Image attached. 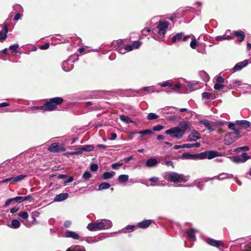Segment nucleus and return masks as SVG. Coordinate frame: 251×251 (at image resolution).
I'll list each match as a JSON object with an SVG mask.
<instances>
[{"instance_id": "obj_1", "label": "nucleus", "mask_w": 251, "mask_h": 251, "mask_svg": "<svg viewBox=\"0 0 251 251\" xmlns=\"http://www.w3.org/2000/svg\"><path fill=\"white\" fill-rule=\"evenodd\" d=\"M191 126L188 122L183 121L179 123L178 126L171 127L166 130L165 133L171 137L176 139H180L184 135L185 132L191 129Z\"/></svg>"}, {"instance_id": "obj_2", "label": "nucleus", "mask_w": 251, "mask_h": 251, "mask_svg": "<svg viewBox=\"0 0 251 251\" xmlns=\"http://www.w3.org/2000/svg\"><path fill=\"white\" fill-rule=\"evenodd\" d=\"M112 226V222L107 219L98 220L94 223H90L87 226V228L90 231L99 230L107 229Z\"/></svg>"}, {"instance_id": "obj_3", "label": "nucleus", "mask_w": 251, "mask_h": 251, "mask_svg": "<svg viewBox=\"0 0 251 251\" xmlns=\"http://www.w3.org/2000/svg\"><path fill=\"white\" fill-rule=\"evenodd\" d=\"M165 178L168 181L173 182H185L188 180V178L183 175L174 172H170L166 173Z\"/></svg>"}, {"instance_id": "obj_4", "label": "nucleus", "mask_w": 251, "mask_h": 251, "mask_svg": "<svg viewBox=\"0 0 251 251\" xmlns=\"http://www.w3.org/2000/svg\"><path fill=\"white\" fill-rule=\"evenodd\" d=\"M64 101V100L61 97H55L50 99L49 100L45 103V107L46 111H53L55 110L57 105L61 104Z\"/></svg>"}, {"instance_id": "obj_5", "label": "nucleus", "mask_w": 251, "mask_h": 251, "mask_svg": "<svg viewBox=\"0 0 251 251\" xmlns=\"http://www.w3.org/2000/svg\"><path fill=\"white\" fill-rule=\"evenodd\" d=\"M240 132L238 130L230 132L225 136L224 143L226 145H230L240 137Z\"/></svg>"}, {"instance_id": "obj_6", "label": "nucleus", "mask_w": 251, "mask_h": 251, "mask_svg": "<svg viewBox=\"0 0 251 251\" xmlns=\"http://www.w3.org/2000/svg\"><path fill=\"white\" fill-rule=\"evenodd\" d=\"M169 23L166 21H159L158 25H157V28L158 30V33L161 36H164L166 34L167 29L169 27Z\"/></svg>"}, {"instance_id": "obj_7", "label": "nucleus", "mask_w": 251, "mask_h": 251, "mask_svg": "<svg viewBox=\"0 0 251 251\" xmlns=\"http://www.w3.org/2000/svg\"><path fill=\"white\" fill-rule=\"evenodd\" d=\"M250 158V156L248 155L246 152H244L240 155L230 157L231 160L235 163H244Z\"/></svg>"}, {"instance_id": "obj_8", "label": "nucleus", "mask_w": 251, "mask_h": 251, "mask_svg": "<svg viewBox=\"0 0 251 251\" xmlns=\"http://www.w3.org/2000/svg\"><path fill=\"white\" fill-rule=\"evenodd\" d=\"M74 63L75 60H73L70 57L67 60H65L62 62V68L66 72H69L73 69Z\"/></svg>"}, {"instance_id": "obj_9", "label": "nucleus", "mask_w": 251, "mask_h": 251, "mask_svg": "<svg viewBox=\"0 0 251 251\" xmlns=\"http://www.w3.org/2000/svg\"><path fill=\"white\" fill-rule=\"evenodd\" d=\"M48 151L53 152H61L65 151L66 150L63 147L59 146L58 143L55 142L50 145Z\"/></svg>"}, {"instance_id": "obj_10", "label": "nucleus", "mask_w": 251, "mask_h": 251, "mask_svg": "<svg viewBox=\"0 0 251 251\" xmlns=\"http://www.w3.org/2000/svg\"><path fill=\"white\" fill-rule=\"evenodd\" d=\"M0 26L3 28V29L0 31V42H2L5 41L7 37L8 32V24L7 23H4L3 27L2 25H0Z\"/></svg>"}, {"instance_id": "obj_11", "label": "nucleus", "mask_w": 251, "mask_h": 251, "mask_svg": "<svg viewBox=\"0 0 251 251\" xmlns=\"http://www.w3.org/2000/svg\"><path fill=\"white\" fill-rule=\"evenodd\" d=\"M200 123L203 125L209 132L213 131L216 130L215 126L212 125L208 120L204 119L200 120Z\"/></svg>"}, {"instance_id": "obj_12", "label": "nucleus", "mask_w": 251, "mask_h": 251, "mask_svg": "<svg viewBox=\"0 0 251 251\" xmlns=\"http://www.w3.org/2000/svg\"><path fill=\"white\" fill-rule=\"evenodd\" d=\"M196 229L193 228H190L186 229L185 231V234L187 235L189 240L191 241H195L196 240L195 233Z\"/></svg>"}, {"instance_id": "obj_13", "label": "nucleus", "mask_w": 251, "mask_h": 251, "mask_svg": "<svg viewBox=\"0 0 251 251\" xmlns=\"http://www.w3.org/2000/svg\"><path fill=\"white\" fill-rule=\"evenodd\" d=\"M64 236L67 238H71L75 240H78L80 238L79 234L70 230L66 231L64 233Z\"/></svg>"}, {"instance_id": "obj_14", "label": "nucleus", "mask_w": 251, "mask_h": 251, "mask_svg": "<svg viewBox=\"0 0 251 251\" xmlns=\"http://www.w3.org/2000/svg\"><path fill=\"white\" fill-rule=\"evenodd\" d=\"M248 64V61L245 60L243 61L237 63L233 68L234 72L240 71L242 68L246 67Z\"/></svg>"}, {"instance_id": "obj_15", "label": "nucleus", "mask_w": 251, "mask_h": 251, "mask_svg": "<svg viewBox=\"0 0 251 251\" xmlns=\"http://www.w3.org/2000/svg\"><path fill=\"white\" fill-rule=\"evenodd\" d=\"M235 124L244 129L249 127L251 125L249 121L245 120H236L235 121Z\"/></svg>"}, {"instance_id": "obj_16", "label": "nucleus", "mask_w": 251, "mask_h": 251, "mask_svg": "<svg viewBox=\"0 0 251 251\" xmlns=\"http://www.w3.org/2000/svg\"><path fill=\"white\" fill-rule=\"evenodd\" d=\"M206 243L213 247H219L220 246H223L224 245L222 242L220 241L216 240L212 238H208L206 241Z\"/></svg>"}, {"instance_id": "obj_17", "label": "nucleus", "mask_w": 251, "mask_h": 251, "mask_svg": "<svg viewBox=\"0 0 251 251\" xmlns=\"http://www.w3.org/2000/svg\"><path fill=\"white\" fill-rule=\"evenodd\" d=\"M214 178H217L219 180H223L228 178H234L233 175L226 173H222L220 174L218 176H215ZM236 178V177H235Z\"/></svg>"}, {"instance_id": "obj_18", "label": "nucleus", "mask_w": 251, "mask_h": 251, "mask_svg": "<svg viewBox=\"0 0 251 251\" xmlns=\"http://www.w3.org/2000/svg\"><path fill=\"white\" fill-rule=\"evenodd\" d=\"M201 138L199 133L197 131L191 132L188 137V140L190 142L196 141Z\"/></svg>"}, {"instance_id": "obj_19", "label": "nucleus", "mask_w": 251, "mask_h": 251, "mask_svg": "<svg viewBox=\"0 0 251 251\" xmlns=\"http://www.w3.org/2000/svg\"><path fill=\"white\" fill-rule=\"evenodd\" d=\"M69 197V194L67 193H61L58 195H57L53 199L54 201H62L66 199H67Z\"/></svg>"}, {"instance_id": "obj_20", "label": "nucleus", "mask_w": 251, "mask_h": 251, "mask_svg": "<svg viewBox=\"0 0 251 251\" xmlns=\"http://www.w3.org/2000/svg\"><path fill=\"white\" fill-rule=\"evenodd\" d=\"M144 90L149 93H153L154 92V87H144L141 89L137 90L136 91V96H143L145 94L142 93V91Z\"/></svg>"}, {"instance_id": "obj_21", "label": "nucleus", "mask_w": 251, "mask_h": 251, "mask_svg": "<svg viewBox=\"0 0 251 251\" xmlns=\"http://www.w3.org/2000/svg\"><path fill=\"white\" fill-rule=\"evenodd\" d=\"M157 160L154 158H151L148 159L145 163V166L149 168H151L155 167L158 164Z\"/></svg>"}, {"instance_id": "obj_22", "label": "nucleus", "mask_w": 251, "mask_h": 251, "mask_svg": "<svg viewBox=\"0 0 251 251\" xmlns=\"http://www.w3.org/2000/svg\"><path fill=\"white\" fill-rule=\"evenodd\" d=\"M152 220H146L137 224V226L141 228H146L152 223Z\"/></svg>"}, {"instance_id": "obj_23", "label": "nucleus", "mask_w": 251, "mask_h": 251, "mask_svg": "<svg viewBox=\"0 0 251 251\" xmlns=\"http://www.w3.org/2000/svg\"><path fill=\"white\" fill-rule=\"evenodd\" d=\"M66 251H86L82 246L73 245L67 249Z\"/></svg>"}, {"instance_id": "obj_24", "label": "nucleus", "mask_w": 251, "mask_h": 251, "mask_svg": "<svg viewBox=\"0 0 251 251\" xmlns=\"http://www.w3.org/2000/svg\"><path fill=\"white\" fill-rule=\"evenodd\" d=\"M219 156V153L218 151H207V158L208 159H211L215 157Z\"/></svg>"}, {"instance_id": "obj_25", "label": "nucleus", "mask_w": 251, "mask_h": 251, "mask_svg": "<svg viewBox=\"0 0 251 251\" xmlns=\"http://www.w3.org/2000/svg\"><path fill=\"white\" fill-rule=\"evenodd\" d=\"M180 158L182 159H196V155L185 152L182 154Z\"/></svg>"}, {"instance_id": "obj_26", "label": "nucleus", "mask_w": 251, "mask_h": 251, "mask_svg": "<svg viewBox=\"0 0 251 251\" xmlns=\"http://www.w3.org/2000/svg\"><path fill=\"white\" fill-rule=\"evenodd\" d=\"M21 226V223L20 221L18 220L17 219H14L12 220L11 222V226H9L10 227L14 228V229H17L19 227H20Z\"/></svg>"}, {"instance_id": "obj_27", "label": "nucleus", "mask_w": 251, "mask_h": 251, "mask_svg": "<svg viewBox=\"0 0 251 251\" xmlns=\"http://www.w3.org/2000/svg\"><path fill=\"white\" fill-rule=\"evenodd\" d=\"M115 175L114 172H105L102 175V177L104 179H108L112 178Z\"/></svg>"}, {"instance_id": "obj_28", "label": "nucleus", "mask_w": 251, "mask_h": 251, "mask_svg": "<svg viewBox=\"0 0 251 251\" xmlns=\"http://www.w3.org/2000/svg\"><path fill=\"white\" fill-rule=\"evenodd\" d=\"M234 35L238 38V40L242 42L244 40L245 38L244 32L242 31H236L234 32Z\"/></svg>"}, {"instance_id": "obj_29", "label": "nucleus", "mask_w": 251, "mask_h": 251, "mask_svg": "<svg viewBox=\"0 0 251 251\" xmlns=\"http://www.w3.org/2000/svg\"><path fill=\"white\" fill-rule=\"evenodd\" d=\"M183 35V32H180L176 34V35L173 36L172 38V42L173 43H176L177 41L181 40L182 38Z\"/></svg>"}, {"instance_id": "obj_30", "label": "nucleus", "mask_w": 251, "mask_h": 251, "mask_svg": "<svg viewBox=\"0 0 251 251\" xmlns=\"http://www.w3.org/2000/svg\"><path fill=\"white\" fill-rule=\"evenodd\" d=\"M116 49L117 51H118L119 53L121 54H125L126 52V49L125 48V47H121V44L120 43H117V44L116 46Z\"/></svg>"}, {"instance_id": "obj_31", "label": "nucleus", "mask_w": 251, "mask_h": 251, "mask_svg": "<svg viewBox=\"0 0 251 251\" xmlns=\"http://www.w3.org/2000/svg\"><path fill=\"white\" fill-rule=\"evenodd\" d=\"M160 160L161 161V163L162 165H165L168 167L171 166L173 168H174L175 167L172 161L165 160H164L163 158H160Z\"/></svg>"}, {"instance_id": "obj_32", "label": "nucleus", "mask_w": 251, "mask_h": 251, "mask_svg": "<svg viewBox=\"0 0 251 251\" xmlns=\"http://www.w3.org/2000/svg\"><path fill=\"white\" fill-rule=\"evenodd\" d=\"M199 75L204 81H207L209 79L208 75L203 71L199 72Z\"/></svg>"}, {"instance_id": "obj_33", "label": "nucleus", "mask_w": 251, "mask_h": 251, "mask_svg": "<svg viewBox=\"0 0 251 251\" xmlns=\"http://www.w3.org/2000/svg\"><path fill=\"white\" fill-rule=\"evenodd\" d=\"M120 119L121 121H122L123 122H125L126 124L133 123V122L128 116H125L124 115H120Z\"/></svg>"}, {"instance_id": "obj_34", "label": "nucleus", "mask_w": 251, "mask_h": 251, "mask_svg": "<svg viewBox=\"0 0 251 251\" xmlns=\"http://www.w3.org/2000/svg\"><path fill=\"white\" fill-rule=\"evenodd\" d=\"M94 149V147L91 145H88L82 146L81 148H79L80 150H82L86 151H92Z\"/></svg>"}, {"instance_id": "obj_35", "label": "nucleus", "mask_w": 251, "mask_h": 251, "mask_svg": "<svg viewBox=\"0 0 251 251\" xmlns=\"http://www.w3.org/2000/svg\"><path fill=\"white\" fill-rule=\"evenodd\" d=\"M201 97L203 99L209 100H213L214 98L212 97V95L208 92H203L201 94Z\"/></svg>"}, {"instance_id": "obj_36", "label": "nucleus", "mask_w": 251, "mask_h": 251, "mask_svg": "<svg viewBox=\"0 0 251 251\" xmlns=\"http://www.w3.org/2000/svg\"><path fill=\"white\" fill-rule=\"evenodd\" d=\"M231 39H232V37L229 35L218 36L215 37V40L217 41H223V40H229Z\"/></svg>"}, {"instance_id": "obj_37", "label": "nucleus", "mask_w": 251, "mask_h": 251, "mask_svg": "<svg viewBox=\"0 0 251 251\" xmlns=\"http://www.w3.org/2000/svg\"><path fill=\"white\" fill-rule=\"evenodd\" d=\"M241 84V81L238 80H233L230 82V83L228 86L230 88L235 87L236 86H239Z\"/></svg>"}, {"instance_id": "obj_38", "label": "nucleus", "mask_w": 251, "mask_h": 251, "mask_svg": "<svg viewBox=\"0 0 251 251\" xmlns=\"http://www.w3.org/2000/svg\"><path fill=\"white\" fill-rule=\"evenodd\" d=\"M118 180L121 182H126L128 180L127 175H121L118 176Z\"/></svg>"}, {"instance_id": "obj_39", "label": "nucleus", "mask_w": 251, "mask_h": 251, "mask_svg": "<svg viewBox=\"0 0 251 251\" xmlns=\"http://www.w3.org/2000/svg\"><path fill=\"white\" fill-rule=\"evenodd\" d=\"M110 185L107 182H103L100 184L98 186L99 190H102L103 189H108L110 187Z\"/></svg>"}, {"instance_id": "obj_40", "label": "nucleus", "mask_w": 251, "mask_h": 251, "mask_svg": "<svg viewBox=\"0 0 251 251\" xmlns=\"http://www.w3.org/2000/svg\"><path fill=\"white\" fill-rule=\"evenodd\" d=\"M183 148H188V149L191 148L190 144H183L181 145H175L174 146V149L175 150H178L180 149H183Z\"/></svg>"}, {"instance_id": "obj_41", "label": "nucleus", "mask_w": 251, "mask_h": 251, "mask_svg": "<svg viewBox=\"0 0 251 251\" xmlns=\"http://www.w3.org/2000/svg\"><path fill=\"white\" fill-rule=\"evenodd\" d=\"M26 175H20L15 177H13V182H17L21 180H23L25 177Z\"/></svg>"}, {"instance_id": "obj_42", "label": "nucleus", "mask_w": 251, "mask_h": 251, "mask_svg": "<svg viewBox=\"0 0 251 251\" xmlns=\"http://www.w3.org/2000/svg\"><path fill=\"white\" fill-rule=\"evenodd\" d=\"M196 159L199 158L201 159H203L205 158H207V151H205L204 152H201L198 154H196Z\"/></svg>"}, {"instance_id": "obj_43", "label": "nucleus", "mask_w": 251, "mask_h": 251, "mask_svg": "<svg viewBox=\"0 0 251 251\" xmlns=\"http://www.w3.org/2000/svg\"><path fill=\"white\" fill-rule=\"evenodd\" d=\"M100 240H101V238L100 237H94V238H88L86 240V241L88 243L90 244V243H94L98 242Z\"/></svg>"}, {"instance_id": "obj_44", "label": "nucleus", "mask_w": 251, "mask_h": 251, "mask_svg": "<svg viewBox=\"0 0 251 251\" xmlns=\"http://www.w3.org/2000/svg\"><path fill=\"white\" fill-rule=\"evenodd\" d=\"M172 80H169L162 83H159L158 85H160L161 87H165L168 86H172Z\"/></svg>"}, {"instance_id": "obj_45", "label": "nucleus", "mask_w": 251, "mask_h": 251, "mask_svg": "<svg viewBox=\"0 0 251 251\" xmlns=\"http://www.w3.org/2000/svg\"><path fill=\"white\" fill-rule=\"evenodd\" d=\"M159 117L158 115L154 113H150L148 114L147 119L149 120H153L157 119Z\"/></svg>"}, {"instance_id": "obj_46", "label": "nucleus", "mask_w": 251, "mask_h": 251, "mask_svg": "<svg viewBox=\"0 0 251 251\" xmlns=\"http://www.w3.org/2000/svg\"><path fill=\"white\" fill-rule=\"evenodd\" d=\"M138 133L142 135H149V134H152L153 133V131L151 129H146L144 130H141L138 132Z\"/></svg>"}, {"instance_id": "obj_47", "label": "nucleus", "mask_w": 251, "mask_h": 251, "mask_svg": "<svg viewBox=\"0 0 251 251\" xmlns=\"http://www.w3.org/2000/svg\"><path fill=\"white\" fill-rule=\"evenodd\" d=\"M19 45L18 44H15L14 45H11L9 47V49L12 50V51L15 53L18 52L17 49L19 48Z\"/></svg>"}, {"instance_id": "obj_48", "label": "nucleus", "mask_w": 251, "mask_h": 251, "mask_svg": "<svg viewBox=\"0 0 251 251\" xmlns=\"http://www.w3.org/2000/svg\"><path fill=\"white\" fill-rule=\"evenodd\" d=\"M18 215H19V216H20V217H21L22 218H23L25 220H27L28 217V214L27 212L25 211L20 212L18 214Z\"/></svg>"}, {"instance_id": "obj_49", "label": "nucleus", "mask_w": 251, "mask_h": 251, "mask_svg": "<svg viewBox=\"0 0 251 251\" xmlns=\"http://www.w3.org/2000/svg\"><path fill=\"white\" fill-rule=\"evenodd\" d=\"M123 165V163L117 162V163L112 164L111 165V167L113 169L118 170V169H120V167Z\"/></svg>"}, {"instance_id": "obj_50", "label": "nucleus", "mask_w": 251, "mask_h": 251, "mask_svg": "<svg viewBox=\"0 0 251 251\" xmlns=\"http://www.w3.org/2000/svg\"><path fill=\"white\" fill-rule=\"evenodd\" d=\"M91 176L92 175L89 171H85L82 176V178L85 180H88Z\"/></svg>"}, {"instance_id": "obj_51", "label": "nucleus", "mask_w": 251, "mask_h": 251, "mask_svg": "<svg viewBox=\"0 0 251 251\" xmlns=\"http://www.w3.org/2000/svg\"><path fill=\"white\" fill-rule=\"evenodd\" d=\"M45 107V104L41 106H35L31 107L32 110H43L46 111V108Z\"/></svg>"}, {"instance_id": "obj_52", "label": "nucleus", "mask_w": 251, "mask_h": 251, "mask_svg": "<svg viewBox=\"0 0 251 251\" xmlns=\"http://www.w3.org/2000/svg\"><path fill=\"white\" fill-rule=\"evenodd\" d=\"M190 46L193 49H195L198 46L197 42L195 38L192 40L190 43Z\"/></svg>"}, {"instance_id": "obj_53", "label": "nucleus", "mask_w": 251, "mask_h": 251, "mask_svg": "<svg viewBox=\"0 0 251 251\" xmlns=\"http://www.w3.org/2000/svg\"><path fill=\"white\" fill-rule=\"evenodd\" d=\"M90 168L91 171L95 172L98 170L99 167L97 164L92 163L90 165Z\"/></svg>"}, {"instance_id": "obj_54", "label": "nucleus", "mask_w": 251, "mask_h": 251, "mask_svg": "<svg viewBox=\"0 0 251 251\" xmlns=\"http://www.w3.org/2000/svg\"><path fill=\"white\" fill-rule=\"evenodd\" d=\"M164 126L161 125H157L153 127V130L154 131H160L163 129Z\"/></svg>"}, {"instance_id": "obj_55", "label": "nucleus", "mask_w": 251, "mask_h": 251, "mask_svg": "<svg viewBox=\"0 0 251 251\" xmlns=\"http://www.w3.org/2000/svg\"><path fill=\"white\" fill-rule=\"evenodd\" d=\"M224 85L221 84L219 83H217L214 84V88L217 90H220L224 87Z\"/></svg>"}, {"instance_id": "obj_56", "label": "nucleus", "mask_w": 251, "mask_h": 251, "mask_svg": "<svg viewBox=\"0 0 251 251\" xmlns=\"http://www.w3.org/2000/svg\"><path fill=\"white\" fill-rule=\"evenodd\" d=\"M181 87V83L179 82H177L174 85L172 89L173 91H176L177 90H178L179 88H180Z\"/></svg>"}, {"instance_id": "obj_57", "label": "nucleus", "mask_w": 251, "mask_h": 251, "mask_svg": "<svg viewBox=\"0 0 251 251\" xmlns=\"http://www.w3.org/2000/svg\"><path fill=\"white\" fill-rule=\"evenodd\" d=\"M142 43L139 41H135L133 44L132 46L133 49H138L141 45Z\"/></svg>"}, {"instance_id": "obj_58", "label": "nucleus", "mask_w": 251, "mask_h": 251, "mask_svg": "<svg viewBox=\"0 0 251 251\" xmlns=\"http://www.w3.org/2000/svg\"><path fill=\"white\" fill-rule=\"evenodd\" d=\"M14 201L21 203L24 201V197L18 196L14 198Z\"/></svg>"}, {"instance_id": "obj_59", "label": "nucleus", "mask_w": 251, "mask_h": 251, "mask_svg": "<svg viewBox=\"0 0 251 251\" xmlns=\"http://www.w3.org/2000/svg\"><path fill=\"white\" fill-rule=\"evenodd\" d=\"M238 150L243 151H248L249 150V147L246 146H243V147H239V148L236 149L234 150V151H237Z\"/></svg>"}, {"instance_id": "obj_60", "label": "nucleus", "mask_w": 251, "mask_h": 251, "mask_svg": "<svg viewBox=\"0 0 251 251\" xmlns=\"http://www.w3.org/2000/svg\"><path fill=\"white\" fill-rule=\"evenodd\" d=\"M32 218L35 219L36 217H38L40 215V212L38 211H34L32 212L31 214Z\"/></svg>"}, {"instance_id": "obj_61", "label": "nucleus", "mask_w": 251, "mask_h": 251, "mask_svg": "<svg viewBox=\"0 0 251 251\" xmlns=\"http://www.w3.org/2000/svg\"><path fill=\"white\" fill-rule=\"evenodd\" d=\"M14 201V198H10L6 200V201L5 202L4 206L7 207L8 206L12 201Z\"/></svg>"}, {"instance_id": "obj_62", "label": "nucleus", "mask_w": 251, "mask_h": 251, "mask_svg": "<svg viewBox=\"0 0 251 251\" xmlns=\"http://www.w3.org/2000/svg\"><path fill=\"white\" fill-rule=\"evenodd\" d=\"M235 125H236L235 124V123H230L228 125V128H229L231 130H233V131H234V130H236L235 129Z\"/></svg>"}, {"instance_id": "obj_63", "label": "nucleus", "mask_w": 251, "mask_h": 251, "mask_svg": "<svg viewBox=\"0 0 251 251\" xmlns=\"http://www.w3.org/2000/svg\"><path fill=\"white\" fill-rule=\"evenodd\" d=\"M151 30L149 28H145L144 29L142 30L141 32L142 34L144 35H147L148 33L150 32Z\"/></svg>"}, {"instance_id": "obj_64", "label": "nucleus", "mask_w": 251, "mask_h": 251, "mask_svg": "<svg viewBox=\"0 0 251 251\" xmlns=\"http://www.w3.org/2000/svg\"><path fill=\"white\" fill-rule=\"evenodd\" d=\"M72 222L70 221H66L64 223V226L65 228H69L71 226Z\"/></svg>"}]
</instances>
